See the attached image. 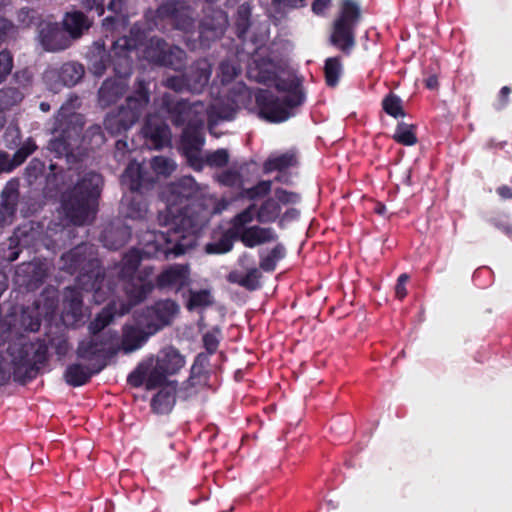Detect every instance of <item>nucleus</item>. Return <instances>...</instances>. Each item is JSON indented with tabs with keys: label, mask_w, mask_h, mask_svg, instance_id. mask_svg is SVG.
<instances>
[{
	"label": "nucleus",
	"mask_w": 512,
	"mask_h": 512,
	"mask_svg": "<svg viewBox=\"0 0 512 512\" xmlns=\"http://www.w3.org/2000/svg\"><path fill=\"white\" fill-rule=\"evenodd\" d=\"M166 210L159 214L161 225L168 226L166 232L154 234L155 249L148 254H164L174 257L184 254L196 245V239L208 224L212 215L205 187L200 186L192 176H183L166 186L163 191Z\"/></svg>",
	"instance_id": "nucleus-1"
},
{
	"label": "nucleus",
	"mask_w": 512,
	"mask_h": 512,
	"mask_svg": "<svg viewBox=\"0 0 512 512\" xmlns=\"http://www.w3.org/2000/svg\"><path fill=\"white\" fill-rule=\"evenodd\" d=\"M92 248L86 244L77 245L63 254L62 270L73 275L78 273L76 287H68L64 292V313L73 321L82 317V291L92 292L93 301L101 304L113 293L111 281L107 280L100 261L92 255Z\"/></svg>",
	"instance_id": "nucleus-2"
},
{
	"label": "nucleus",
	"mask_w": 512,
	"mask_h": 512,
	"mask_svg": "<svg viewBox=\"0 0 512 512\" xmlns=\"http://www.w3.org/2000/svg\"><path fill=\"white\" fill-rule=\"evenodd\" d=\"M16 318L8 315L0 317V345L18 337ZM48 359V344L44 339L21 343L15 349L9 346L6 352H0V385H5L13 376L14 381L25 384L37 377L38 372Z\"/></svg>",
	"instance_id": "nucleus-3"
},
{
	"label": "nucleus",
	"mask_w": 512,
	"mask_h": 512,
	"mask_svg": "<svg viewBox=\"0 0 512 512\" xmlns=\"http://www.w3.org/2000/svg\"><path fill=\"white\" fill-rule=\"evenodd\" d=\"M145 38L140 25H135L129 36L119 37L113 42V52L117 60L114 62V78L106 79L98 91V103L102 108L115 104L128 89L127 78L132 72V59L129 51L138 47Z\"/></svg>",
	"instance_id": "nucleus-4"
},
{
	"label": "nucleus",
	"mask_w": 512,
	"mask_h": 512,
	"mask_svg": "<svg viewBox=\"0 0 512 512\" xmlns=\"http://www.w3.org/2000/svg\"><path fill=\"white\" fill-rule=\"evenodd\" d=\"M102 184L99 173L89 172L62 194L61 208L68 223L82 226L95 219Z\"/></svg>",
	"instance_id": "nucleus-5"
},
{
	"label": "nucleus",
	"mask_w": 512,
	"mask_h": 512,
	"mask_svg": "<svg viewBox=\"0 0 512 512\" xmlns=\"http://www.w3.org/2000/svg\"><path fill=\"white\" fill-rule=\"evenodd\" d=\"M185 365V356L177 348L167 346L156 357L142 360L128 375L127 382L134 388L144 385L147 390H154L166 384L168 377L177 375Z\"/></svg>",
	"instance_id": "nucleus-6"
},
{
	"label": "nucleus",
	"mask_w": 512,
	"mask_h": 512,
	"mask_svg": "<svg viewBox=\"0 0 512 512\" xmlns=\"http://www.w3.org/2000/svg\"><path fill=\"white\" fill-rule=\"evenodd\" d=\"M154 268L144 266V270L138 277V286L129 284L127 292L134 304L144 302L152 292L159 291L179 293L189 287L191 269L189 264L174 263L165 266L154 278Z\"/></svg>",
	"instance_id": "nucleus-7"
},
{
	"label": "nucleus",
	"mask_w": 512,
	"mask_h": 512,
	"mask_svg": "<svg viewBox=\"0 0 512 512\" xmlns=\"http://www.w3.org/2000/svg\"><path fill=\"white\" fill-rule=\"evenodd\" d=\"M141 23L149 31L156 29L163 33L173 30L190 33L195 27L193 9L185 0L162 1L157 8H149L144 12Z\"/></svg>",
	"instance_id": "nucleus-8"
},
{
	"label": "nucleus",
	"mask_w": 512,
	"mask_h": 512,
	"mask_svg": "<svg viewBox=\"0 0 512 512\" xmlns=\"http://www.w3.org/2000/svg\"><path fill=\"white\" fill-rule=\"evenodd\" d=\"M149 102V83L144 78H137L134 91L126 98L125 104L105 117L103 122L105 130L112 136L126 132L140 119Z\"/></svg>",
	"instance_id": "nucleus-9"
},
{
	"label": "nucleus",
	"mask_w": 512,
	"mask_h": 512,
	"mask_svg": "<svg viewBox=\"0 0 512 512\" xmlns=\"http://www.w3.org/2000/svg\"><path fill=\"white\" fill-rule=\"evenodd\" d=\"M359 18L358 5L351 0H344L339 16L334 21L330 42L345 54H349L355 45V28Z\"/></svg>",
	"instance_id": "nucleus-10"
},
{
	"label": "nucleus",
	"mask_w": 512,
	"mask_h": 512,
	"mask_svg": "<svg viewBox=\"0 0 512 512\" xmlns=\"http://www.w3.org/2000/svg\"><path fill=\"white\" fill-rule=\"evenodd\" d=\"M159 232H153L149 235V239L142 251L138 249H130L123 257L120 265H119V271H118V277L123 283V291L125 293V296L127 298V305H122L121 313L127 314L130 312V310L136 306L137 304H134L132 299L130 298L127 287L129 284H134L136 287L138 286V277L140 273L144 270V267L139 269L140 262L142 259V254L152 257L150 254H148V245H151L150 250L155 249V242H154V234H158ZM165 257L164 254H160L157 256L159 257ZM171 255H168L167 258H169ZM156 258V256H153Z\"/></svg>",
	"instance_id": "nucleus-11"
},
{
	"label": "nucleus",
	"mask_w": 512,
	"mask_h": 512,
	"mask_svg": "<svg viewBox=\"0 0 512 512\" xmlns=\"http://www.w3.org/2000/svg\"><path fill=\"white\" fill-rule=\"evenodd\" d=\"M178 312L179 305L174 300L159 299L151 305L136 310L132 318L155 335L166 326L171 325Z\"/></svg>",
	"instance_id": "nucleus-12"
},
{
	"label": "nucleus",
	"mask_w": 512,
	"mask_h": 512,
	"mask_svg": "<svg viewBox=\"0 0 512 512\" xmlns=\"http://www.w3.org/2000/svg\"><path fill=\"white\" fill-rule=\"evenodd\" d=\"M160 108L176 127L188 126L197 123V120H204L206 110L203 102L190 103L187 100L178 99L170 93L162 95Z\"/></svg>",
	"instance_id": "nucleus-13"
},
{
	"label": "nucleus",
	"mask_w": 512,
	"mask_h": 512,
	"mask_svg": "<svg viewBox=\"0 0 512 512\" xmlns=\"http://www.w3.org/2000/svg\"><path fill=\"white\" fill-rule=\"evenodd\" d=\"M118 334L116 331L103 332L101 335H91L89 339L82 340L77 347V356L80 359L96 363L105 362L118 353L116 341Z\"/></svg>",
	"instance_id": "nucleus-14"
},
{
	"label": "nucleus",
	"mask_w": 512,
	"mask_h": 512,
	"mask_svg": "<svg viewBox=\"0 0 512 512\" xmlns=\"http://www.w3.org/2000/svg\"><path fill=\"white\" fill-rule=\"evenodd\" d=\"M300 194L283 188H276L273 196H268L260 205H256L255 216L259 223H274L281 215V205L297 204Z\"/></svg>",
	"instance_id": "nucleus-15"
},
{
	"label": "nucleus",
	"mask_w": 512,
	"mask_h": 512,
	"mask_svg": "<svg viewBox=\"0 0 512 512\" xmlns=\"http://www.w3.org/2000/svg\"><path fill=\"white\" fill-rule=\"evenodd\" d=\"M255 103L258 114L269 122L280 123L292 116L295 106H288L285 99H281L268 90L259 89L255 94Z\"/></svg>",
	"instance_id": "nucleus-16"
},
{
	"label": "nucleus",
	"mask_w": 512,
	"mask_h": 512,
	"mask_svg": "<svg viewBox=\"0 0 512 512\" xmlns=\"http://www.w3.org/2000/svg\"><path fill=\"white\" fill-rule=\"evenodd\" d=\"M121 183L132 193L142 196L154 188L156 177L144 163L131 161L121 176Z\"/></svg>",
	"instance_id": "nucleus-17"
},
{
	"label": "nucleus",
	"mask_w": 512,
	"mask_h": 512,
	"mask_svg": "<svg viewBox=\"0 0 512 512\" xmlns=\"http://www.w3.org/2000/svg\"><path fill=\"white\" fill-rule=\"evenodd\" d=\"M227 26L228 16L225 11L207 7L199 24L200 45L208 47L211 41L221 38Z\"/></svg>",
	"instance_id": "nucleus-18"
},
{
	"label": "nucleus",
	"mask_w": 512,
	"mask_h": 512,
	"mask_svg": "<svg viewBox=\"0 0 512 512\" xmlns=\"http://www.w3.org/2000/svg\"><path fill=\"white\" fill-rule=\"evenodd\" d=\"M204 120H197V123L186 126L181 134V145L185 155L195 170L202 169V160L199 152L204 145Z\"/></svg>",
	"instance_id": "nucleus-19"
},
{
	"label": "nucleus",
	"mask_w": 512,
	"mask_h": 512,
	"mask_svg": "<svg viewBox=\"0 0 512 512\" xmlns=\"http://www.w3.org/2000/svg\"><path fill=\"white\" fill-rule=\"evenodd\" d=\"M61 110H63V108ZM72 117L75 116L67 117L62 111L56 116L54 133L57 135L50 140L49 149L55 152L58 157L69 152L71 145L69 139L72 137V133L78 134L81 130V128L76 125L70 126L72 124Z\"/></svg>",
	"instance_id": "nucleus-20"
},
{
	"label": "nucleus",
	"mask_w": 512,
	"mask_h": 512,
	"mask_svg": "<svg viewBox=\"0 0 512 512\" xmlns=\"http://www.w3.org/2000/svg\"><path fill=\"white\" fill-rule=\"evenodd\" d=\"M153 335L151 330L138 324L135 320L132 323H126L121 330L120 343H116L118 352L121 351L125 354L135 352L142 348Z\"/></svg>",
	"instance_id": "nucleus-21"
},
{
	"label": "nucleus",
	"mask_w": 512,
	"mask_h": 512,
	"mask_svg": "<svg viewBox=\"0 0 512 512\" xmlns=\"http://www.w3.org/2000/svg\"><path fill=\"white\" fill-rule=\"evenodd\" d=\"M142 134L150 148L159 150L170 143L169 126L159 117L148 115L142 127Z\"/></svg>",
	"instance_id": "nucleus-22"
},
{
	"label": "nucleus",
	"mask_w": 512,
	"mask_h": 512,
	"mask_svg": "<svg viewBox=\"0 0 512 512\" xmlns=\"http://www.w3.org/2000/svg\"><path fill=\"white\" fill-rule=\"evenodd\" d=\"M39 40L46 51H61L69 47L70 40L64 35L57 22L39 23Z\"/></svg>",
	"instance_id": "nucleus-23"
},
{
	"label": "nucleus",
	"mask_w": 512,
	"mask_h": 512,
	"mask_svg": "<svg viewBox=\"0 0 512 512\" xmlns=\"http://www.w3.org/2000/svg\"><path fill=\"white\" fill-rule=\"evenodd\" d=\"M19 201V181L17 179L9 180L2 193L0 204V227L12 223L17 211Z\"/></svg>",
	"instance_id": "nucleus-24"
},
{
	"label": "nucleus",
	"mask_w": 512,
	"mask_h": 512,
	"mask_svg": "<svg viewBox=\"0 0 512 512\" xmlns=\"http://www.w3.org/2000/svg\"><path fill=\"white\" fill-rule=\"evenodd\" d=\"M135 25H140L141 26L142 30L145 33V38L143 39L141 44H139L138 47L132 48L129 51V54L133 50H139L140 48H143L142 49L143 57L148 62L158 65L160 63V61H163L164 53H165L166 49L169 46L168 43L164 39H162L160 37H157V36H154V37H151V38L147 39L148 33L150 31L147 30V26H145L141 22L134 23L133 26L130 28V30Z\"/></svg>",
	"instance_id": "nucleus-25"
},
{
	"label": "nucleus",
	"mask_w": 512,
	"mask_h": 512,
	"mask_svg": "<svg viewBox=\"0 0 512 512\" xmlns=\"http://www.w3.org/2000/svg\"><path fill=\"white\" fill-rule=\"evenodd\" d=\"M248 74L258 83L271 85L276 81L277 67L269 56H256L249 65Z\"/></svg>",
	"instance_id": "nucleus-26"
},
{
	"label": "nucleus",
	"mask_w": 512,
	"mask_h": 512,
	"mask_svg": "<svg viewBox=\"0 0 512 512\" xmlns=\"http://www.w3.org/2000/svg\"><path fill=\"white\" fill-rule=\"evenodd\" d=\"M212 73V67L208 60L199 59L195 61L189 72L186 74L188 81V91L191 93H201L207 86Z\"/></svg>",
	"instance_id": "nucleus-27"
},
{
	"label": "nucleus",
	"mask_w": 512,
	"mask_h": 512,
	"mask_svg": "<svg viewBox=\"0 0 512 512\" xmlns=\"http://www.w3.org/2000/svg\"><path fill=\"white\" fill-rule=\"evenodd\" d=\"M278 239V235L271 227H262L259 225L250 226L240 231L238 240L245 247L253 248L262 244L274 242Z\"/></svg>",
	"instance_id": "nucleus-28"
},
{
	"label": "nucleus",
	"mask_w": 512,
	"mask_h": 512,
	"mask_svg": "<svg viewBox=\"0 0 512 512\" xmlns=\"http://www.w3.org/2000/svg\"><path fill=\"white\" fill-rule=\"evenodd\" d=\"M122 305H127V301L113 300L108 303L89 323L88 330L91 335H101L102 331L113 322L116 316H123L120 311Z\"/></svg>",
	"instance_id": "nucleus-29"
},
{
	"label": "nucleus",
	"mask_w": 512,
	"mask_h": 512,
	"mask_svg": "<svg viewBox=\"0 0 512 512\" xmlns=\"http://www.w3.org/2000/svg\"><path fill=\"white\" fill-rule=\"evenodd\" d=\"M117 58L114 55L113 47L107 53L103 42H95L89 53L90 71L97 77H101L109 66L114 68Z\"/></svg>",
	"instance_id": "nucleus-30"
},
{
	"label": "nucleus",
	"mask_w": 512,
	"mask_h": 512,
	"mask_svg": "<svg viewBox=\"0 0 512 512\" xmlns=\"http://www.w3.org/2000/svg\"><path fill=\"white\" fill-rule=\"evenodd\" d=\"M105 366L106 362L94 363L91 367L78 363L71 364L66 368L65 380L73 387L85 385L90 381L93 375L101 372Z\"/></svg>",
	"instance_id": "nucleus-31"
},
{
	"label": "nucleus",
	"mask_w": 512,
	"mask_h": 512,
	"mask_svg": "<svg viewBox=\"0 0 512 512\" xmlns=\"http://www.w3.org/2000/svg\"><path fill=\"white\" fill-rule=\"evenodd\" d=\"M278 92L286 93L283 98L287 101L288 106L298 107L305 101V93L302 84L297 78L282 79L276 77V81L272 82Z\"/></svg>",
	"instance_id": "nucleus-32"
},
{
	"label": "nucleus",
	"mask_w": 512,
	"mask_h": 512,
	"mask_svg": "<svg viewBox=\"0 0 512 512\" xmlns=\"http://www.w3.org/2000/svg\"><path fill=\"white\" fill-rule=\"evenodd\" d=\"M130 236L131 230L129 227L124 225L115 226L110 223L103 229L100 240L104 247L109 250H118L128 242Z\"/></svg>",
	"instance_id": "nucleus-33"
},
{
	"label": "nucleus",
	"mask_w": 512,
	"mask_h": 512,
	"mask_svg": "<svg viewBox=\"0 0 512 512\" xmlns=\"http://www.w3.org/2000/svg\"><path fill=\"white\" fill-rule=\"evenodd\" d=\"M298 166V157L295 151L271 154L263 163V173L286 172L290 168Z\"/></svg>",
	"instance_id": "nucleus-34"
},
{
	"label": "nucleus",
	"mask_w": 512,
	"mask_h": 512,
	"mask_svg": "<svg viewBox=\"0 0 512 512\" xmlns=\"http://www.w3.org/2000/svg\"><path fill=\"white\" fill-rule=\"evenodd\" d=\"M160 390L151 400V408L155 413H169L175 404V394L177 390V382H167L160 386Z\"/></svg>",
	"instance_id": "nucleus-35"
},
{
	"label": "nucleus",
	"mask_w": 512,
	"mask_h": 512,
	"mask_svg": "<svg viewBox=\"0 0 512 512\" xmlns=\"http://www.w3.org/2000/svg\"><path fill=\"white\" fill-rule=\"evenodd\" d=\"M38 305L33 307H24L19 317L16 318V328L19 331L18 336H21L22 331L36 332L41 326V316L38 311Z\"/></svg>",
	"instance_id": "nucleus-36"
},
{
	"label": "nucleus",
	"mask_w": 512,
	"mask_h": 512,
	"mask_svg": "<svg viewBox=\"0 0 512 512\" xmlns=\"http://www.w3.org/2000/svg\"><path fill=\"white\" fill-rule=\"evenodd\" d=\"M91 26L86 15L81 11L66 13L63 19V28L71 38H79Z\"/></svg>",
	"instance_id": "nucleus-37"
},
{
	"label": "nucleus",
	"mask_w": 512,
	"mask_h": 512,
	"mask_svg": "<svg viewBox=\"0 0 512 512\" xmlns=\"http://www.w3.org/2000/svg\"><path fill=\"white\" fill-rule=\"evenodd\" d=\"M261 272L257 268H250L245 274L238 271H232L228 274L229 283L237 284L248 291H255L260 288Z\"/></svg>",
	"instance_id": "nucleus-38"
},
{
	"label": "nucleus",
	"mask_w": 512,
	"mask_h": 512,
	"mask_svg": "<svg viewBox=\"0 0 512 512\" xmlns=\"http://www.w3.org/2000/svg\"><path fill=\"white\" fill-rule=\"evenodd\" d=\"M127 0H111L108 4V10L114 13V16H108L102 21V28L105 32H113L116 26L125 21Z\"/></svg>",
	"instance_id": "nucleus-39"
},
{
	"label": "nucleus",
	"mask_w": 512,
	"mask_h": 512,
	"mask_svg": "<svg viewBox=\"0 0 512 512\" xmlns=\"http://www.w3.org/2000/svg\"><path fill=\"white\" fill-rule=\"evenodd\" d=\"M84 76V67L75 62H68L61 66L58 78L63 85L71 87L76 85Z\"/></svg>",
	"instance_id": "nucleus-40"
},
{
	"label": "nucleus",
	"mask_w": 512,
	"mask_h": 512,
	"mask_svg": "<svg viewBox=\"0 0 512 512\" xmlns=\"http://www.w3.org/2000/svg\"><path fill=\"white\" fill-rule=\"evenodd\" d=\"M217 182L225 187L236 188L242 191L244 179L239 167H230L216 175Z\"/></svg>",
	"instance_id": "nucleus-41"
},
{
	"label": "nucleus",
	"mask_w": 512,
	"mask_h": 512,
	"mask_svg": "<svg viewBox=\"0 0 512 512\" xmlns=\"http://www.w3.org/2000/svg\"><path fill=\"white\" fill-rule=\"evenodd\" d=\"M272 184L271 180H260L252 187H243L242 191H240V197L249 201L264 200L270 195Z\"/></svg>",
	"instance_id": "nucleus-42"
},
{
	"label": "nucleus",
	"mask_w": 512,
	"mask_h": 512,
	"mask_svg": "<svg viewBox=\"0 0 512 512\" xmlns=\"http://www.w3.org/2000/svg\"><path fill=\"white\" fill-rule=\"evenodd\" d=\"M186 52L178 46H168L166 49L163 61H160L159 66L172 68L173 70H181L185 66Z\"/></svg>",
	"instance_id": "nucleus-43"
},
{
	"label": "nucleus",
	"mask_w": 512,
	"mask_h": 512,
	"mask_svg": "<svg viewBox=\"0 0 512 512\" xmlns=\"http://www.w3.org/2000/svg\"><path fill=\"white\" fill-rule=\"evenodd\" d=\"M255 209L256 204L251 203L231 219V228L229 229L231 232H234V235L238 236L240 231H243L247 228L246 225L250 224L254 219H256Z\"/></svg>",
	"instance_id": "nucleus-44"
},
{
	"label": "nucleus",
	"mask_w": 512,
	"mask_h": 512,
	"mask_svg": "<svg viewBox=\"0 0 512 512\" xmlns=\"http://www.w3.org/2000/svg\"><path fill=\"white\" fill-rule=\"evenodd\" d=\"M122 204L125 206V216L133 220H142L146 217L148 209L147 203L143 199L132 197L123 199Z\"/></svg>",
	"instance_id": "nucleus-45"
},
{
	"label": "nucleus",
	"mask_w": 512,
	"mask_h": 512,
	"mask_svg": "<svg viewBox=\"0 0 512 512\" xmlns=\"http://www.w3.org/2000/svg\"><path fill=\"white\" fill-rule=\"evenodd\" d=\"M285 254V247L281 243H278L270 250L267 255L260 257V269L265 272H273L277 267L278 261L283 259Z\"/></svg>",
	"instance_id": "nucleus-46"
},
{
	"label": "nucleus",
	"mask_w": 512,
	"mask_h": 512,
	"mask_svg": "<svg viewBox=\"0 0 512 512\" xmlns=\"http://www.w3.org/2000/svg\"><path fill=\"white\" fill-rule=\"evenodd\" d=\"M383 111L393 118L405 117L402 99L393 92L388 93L382 100Z\"/></svg>",
	"instance_id": "nucleus-47"
},
{
	"label": "nucleus",
	"mask_w": 512,
	"mask_h": 512,
	"mask_svg": "<svg viewBox=\"0 0 512 512\" xmlns=\"http://www.w3.org/2000/svg\"><path fill=\"white\" fill-rule=\"evenodd\" d=\"M393 139L401 145L412 146L417 142L416 127L400 122L397 124Z\"/></svg>",
	"instance_id": "nucleus-48"
},
{
	"label": "nucleus",
	"mask_w": 512,
	"mask_h": 512,
	"mask_svg": "<svg viewBox=\"0 0 512 512\" xmlns=\"http://www.w3.org/2000/svg\"><path fill=\"white\" fill-rule=\"evenodd\" d=\"M235 239H238V236L234 235V232L228 229L222 234L219 240L206 245V252L210 254L227 253L233 248Z\"/></svg>",
	"instance_id": "nucleus-49"
},
{
	"label": "nucleus",
	"mask_w": 512,
	"mask_h": 512,
	"mask_svg": "<svg viewBox=\"0 0 512 512\" xmlns=\"http://www.w3.org/2000/svg\"><path fill=\"white\" fill-rule=\"evenodd\" d=\"M342 72L340 57L327 58L324 65L325 82L329 87H335L338 84Z\"/></svg>",
	"instance_id": "nucleus-50"
},
{
	"label": "nucleus",
	"mask_w": 512,
	"mask_h": 512,
	"mask_svg": "<svg viewBox=\"0 0 512 512\" xmlns=\"http://www.w3.org/2000/svg\"><path fill=\"white\" fill-rule=\"evenodd\" d=\"M150 171L157 176L168 177L176 169V164L170 158L164 156H155L150 160Z\"/></svg>",
	"instance_id": "nucleus-51"
},
{
	"label": "nucleus",
	"mask_w": 512,
	"mask_h": 512,
	"mask_svg": "<svg viewBox=\"0 0 512 512\" xmlns=\"http://www.w3.org/2000/svg\"><path fill=\"white\" fill-rule=\"evenodd\" d=\"M213 304V299L209 290L189 291V298L186 302V308L193 311L198 308H205Z\"/></svg>",
	"instance_id": "nucleus-52"
},
{
	"label": "nucleus",
	"mask_w": 512,
	"mask_h": 512,
	"mask_svg": "<svg viewBox=\"0 0 512 512\" xmlns=\"http://www.w3.org/2000/svg\"><path fill=\"white\" fill-rule=\"evenodd\" d=\"M20 271L30 276L27 284L38 286L42 284L47 277L46 270L41 263L29 262L20 266Z\"/></svg>",
	"instance_id": "nucleus-53"
},
{
	"label": "nucleus",
	"mask_w": 512,
	"mask_h": 512,
	"mask_svg": "<svg viewBox=\"0 0 512 512\" xmlns=\"http://www.w3.org/2000/svg\"><path fill=\"white\" fill-rule=\"evenodd\" d=\"M251 9L248 4H242L237 9L235 29L238 38L244 39L248 32L251 22Z\"/></svg>",
	"instance_id": "nucleus-54"
},
{
	"label": "nucleus",
	"mask_w": 512,
	"mask_h": 512,
	"mask_svg": "<svg viewBox=\"0 0 512 512\" xmlns=\"http://www.w3.org/2000/svg\"><path fill=\"white\" fill-rule=\"evenodd\" d=\"M24 96L17 88H4L0 90V111L4 114L5 110H9L15 105H18Z\"/></svg>",
	"instance_id": "nucleus-55"
},
{
	"label": "nucleus",
	"mask_w": 512,
	"mask_h": 512,
	"mask_svg": "<svg viewBox=\"0 0 512 512\" xmlns=\"http://www.w3.org/2000/svg\"><path fill=\"white\" fill-rule=\"evenodd\" d=\"M306 0H272L271 8L276 20L282 19L291 9L304 7Z\"/></svg>",
	"instance_id": "nucleus-56"
},
{
	"label": "nucleus",
	"mask_w": 512,
	"mask_h": 512,
	"mask_svg": "<svg viewBox=\"0 0 512 512\" xmlns=\"http://www.w3.org/2000/svg\"><path fill=\"white\" fill-rule=\"evenodd\" d=\"M210 355L211 354H208L207 352H201L195 357L194 363L190 369L189 378L186 381L188 387H193L196 385L195 380L203 374L204 369L209 362Z\"/></svg>",
	"instance_id": "nucleus-57"
},
{
	"label": "nucleus",
	"mask_w": 512,
	"mask_h": 512,
	"mask_svg": "<svg viewBox=\"0 0 512 512\" xmlns=\"http://www.w3.org/2000/svg\"><path fill=\"white\" fill-rule=\"evenodd\" d=\"M240 72V65L230 60H224L219 65V77L223 84L232 82Z\"/></svg>",
	"instance_id": "nucleus-58"
},
{
	"label": "nucleus",
	"mask_w": 512,
	"mask_h": 512,
	"mask_svg": "<svg viewBox=\"0 0 512 512\" xmlns=\"http://www.w3.org/2000/svg\"><path fill=\"white\" fill-rule=\"evenodd\" d=\"M220 336L221 331L219 328H213L210 331H207L203 337V347L205 348L206 352L208 354H215L218 350L219 344H220Z\"/></svg>",
	"instance_id": "nucleus-59"
},
{
	"label": "nucleus",
	"mask_w": 512,
	"mask_h": 512,
	"mask_svg": "<svg viewBox=\"0 0 512 512\" xmlns=\"http://www.w3.org/2000/svg\"><path fill=\"white\" fill-rule=\"evenodd\" d=\"M36 148L37 146L33 140H27L11 158V161L14 165V169L20 166L27 159V157L30 156L36 150Z\"/></svg>",
	"instance_id": "nucleus-60"
},
{
	"label": "nucleus",
	"mask_w": 512,
	"mask_h": 512,
	"mask_svg": "<svg viewBox=\"0 0 512 512\" xmlns=\"http://www.w3.org/2000/svg\"><path fill=\"white\" fill-rule=\"evenodd\" d=\"M229 154L226 149H217L206 154L205 163L210 167L221 168L228 164Z\"/></svg>",
	"instance_id": "nucleus-61"
},
{
	"label": "nucleus",
	"mask_w": 512,
	"mask_h": 512,
	"mask_svg": "<svg viewBox=\"0 0 512 512\" xmlns=\"http://www.w3.org/2000/svg\"><path fill=\"white\" fill-rule=\"evenodd\" d=\"M45 171V163L37 158L32 159L25 169V178L33 184Z\"/></svg>",
	"instance_id": "nucleus-62"
},
{
	"label": "nucleus",
	"mask_w": 512,
	"mask_h": 512,
	"mask_svg": "<svg viewBox=\"0 0 512 512\" xmlns=\"http://www.w3.org/2000/svg\"><path fill=\"white\" fill-rule=\"evenodd\" d=\"M13 66L14 58L12 53L7 49L0 51V84L9 76Z\"/></svg>",
	"instance_id": "nucleus-63"
},
{
	"label": "nucleus",
	"mask_w": 512,
	"mask_h": 512,
	"mask_svg": "<svg viewBox=\"0 0 512 512\" xmlns=\"http://www.w3.org/2000/svg\"><path fill=\"white\" fill-rule=\"evenodd\" d=\"M163 86L175 92L188 91V81L186 75L170 76L163 81Z\"/></svg>",
	"instance_id": "nucleus-64"
}]
</instances>
